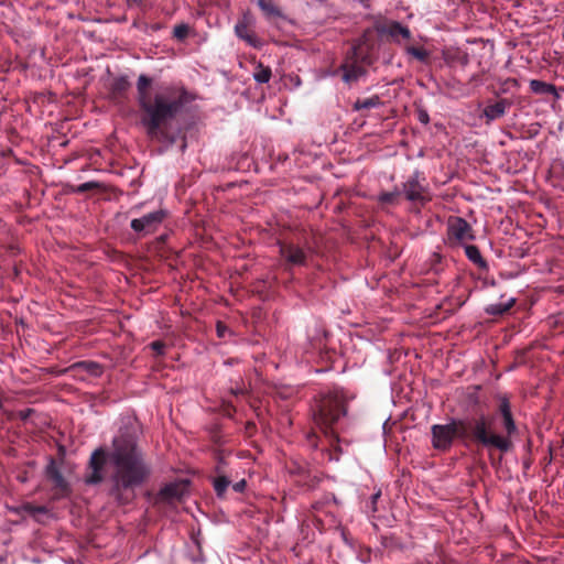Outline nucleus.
<instances>
[{
    "instance_id": "f257e3e1",
    "label": "nucleus",
    "mask_w": 564,
    "mask_h": 564,
    "mask_svg": "<svg viewBox=\"0 0 564 564\" xmlns=\"http://www.w3.org/2000/svg\"><path fill=\"white\" fill-rule=\"evenodd\" d=\"M152 79L140 75L137 82V100L141 111V123L148 137L165 141L163 131L169 122L193 100L192 94L181 84H160L151 87Z\"/></svg>"
},
{
    "instance_id": "f03ea898",
    "label": "nucleus",
    "mask_w": 564,
    "mask_h": 564,
    "mask_svg": "<svg viewBox=\"0 0 564 564\" xmlns=\"http://www.w3.org/2000/svg\"><path fill=\"white\" fill-rule=\"evenodd\" d=\"M107 460L112 466L109 494L126 505L133 499L134 490L149 479L151 466L129 432H121L113 438Z\"/></svg>"
},
{
    "instance_id": "7ed1b4c3",
    "label": "nucleus",
    "mask_w": 564,
    "mask_h": 564,
    "mask_svg": "<svg viewBox=\"0 0 564 564\" xmlns=\"http://www.w3.org/2000/svg\"><path fill=\"white\" fill-rule=\"evenodd\" d=\"M431 432L432 445L440 451L448 449L455 437L470 440L486 448H496L503 453L512 447L511 440L494 432V419L485 415L435 424Z\"/></svg>"
},
{
    "instance_id": "20e7f679",
    "label": "nucleus",
    "mask_w": 564,
    "mask_h": 564,
    "mask_svg": "<svg viewBox=\"0 0 564 564\" xmlns=\"http://www.w3.org/2000/svg\"><path fill=\"white\" fill-rule=\"evenodd\" d=\"M372 48V32L366 30L352 45L350 53L341 65L344 82L354 83L366 74V66L373 62Z\"/></svg>"
},
{
    "instance_id": "39448f33",
    "label": "nucleus",
    "mask_w": 564,
    "mask_h": 564,
    "mask_svg": "<svg viewBox=\"0 0 564 564\" xmlns=\"http://www.w3.org/2000/svg\"><path fill=\"white\" fill-rule=\"evenodd\" d=\"M345 414L346 401L339 391L323 395L313 408L314 423L325 435L334 434L333 425Z\"/></svg>"
},
{
    "instance_id": "423d86ee",
    "label": "nucleus",
    "mask_w": 564,
    "mask_h": 564,
    "mask_svg": "<svg viewBox=\"0 0 564 564\" xmlns=\"http://www.w3.org/2000/svg\"><path fill=\"white\" fill-rule=\"evenodd\" d=\"M475 239L471 226L462 217H449L447 220V241L451 245H466Z\"/></svg>"
},
{
    "instance_id": "0eeeda50",
    "label": "nucleus",
    "mask_w": 564,
    "mask_h": 564,
    "mask_svg": "<svg viewBox=\"0 0 564 564\" xmlns=\"http://www.w3.org/2000/svg\"><path fill=\"white\" fill-rule=\"evenodd\" d=\"M166 215L167 213L165 209H158L145 214L140 218L132 219L130 226L134 232L147 236L158 230Z\"/></svg>"
},
{
    "instance_id": "6e6552de",
    "label": "nucleus",
    "mask_w": 564,
    "mask_h": 564,
    "mask_svg": "<svg viewBox=\"0 0 564 564\" xmlns=\"http://www.w3.org/2000/svg\"><path fill=\"white\" fill-rule=\"evenodd\" d=\"M380 34L387 35L390 40L404 50V44L412 41L410 29L398 21H390L377 28Z\"/></svg>"
},
{
    "instance_id": "1a4fd4ad",
    "label": "nucleus",
    "mask_w": 564,
    "mask_h": 564,
    "mask_svg": "<svg viewBox=\"0 0 564 564\" xmlns=\"http://www.w3.org/2000/svg\"><path fill=\"white\" fill-rule=\"evenodd\" d=\"M424 181L419 172H415L409 180L403 184V193L406 199L411 202L423 203L426 199V188L422 183Z\"/></svg>"
},
{
    "instance_id": "9d476101",
    "label": "nucleus",
    "mask_w": 564,
    "mask_h": 564,
    "mask_svg": "<svg viewBox=\"0 0 564 564\" xmlns=\"http://www.w3.org/2000/svg\"><path fill=\"white\" fill-rule=\"evenodd\" d=\"M187 491L186 481H176L165 485L158 494L159 502L174 503L183 498Z\"/></svg>"
},
{
    "instance_id": "9b49d317",
    "label": "nucleus",
    "mask_w": 564,
    "mask_h": 564,
    "mask_svg": "<svg viewBox=\"0 0 564 564\" xmlns=\"http://www.w3.org/2000/svg\"><path fill=\"white\" fill-rule=\"evenodd\" d=\"M106 459L107 455L102 448L94 451L89 462L91 474L86 478L87 484L96 485L104 480L102 467Z\"/></svg>"
},
{
    "instance_id": "f8f14e48",
    "label": "nucleus",
    "mask_w": 564,
    "mask_h": 564,
    "mask_svg": "<svg viewBox=\"0 0 564 564\" xmlns=\"http://www.w3.org/2000/svg\"><path fill=\"white\" fill-rule=\"evenodd\" d=\"M281 256L293 265H302L305 263L306 254L305 252L294 245H281L280 246Z\"/></svg>"
},
{
    "instance_id": "ddd939ff",
    "label": "nucleus",
    "mask_w": 564,
    "mask_h": 564,
    "mask_svg": "<svg viewBox=\"0 0 564 564\" xmlns=\"http://www.w3.org/2000/svg\"><path fill=\"white\" fill-rule=\"evenodd\" d=\"M499 411L502 415V424L507 433L503 436L510 440V436L517 432V426L511 414L510 403L506 398L501 399Z\"/></svg>"
},
{
    "instance_id": "4468645a",
    "label": "nucleus",
    "mask_w": 564,
    "mask_h": 564,
    "mask_svg": "<svg viewBox=\"0 0 564 564\" xmlns=\"http://www.w3.org/2000/svg\"><path fill=\"white\" fill-rule=\"evenodd\" d=\"M509 101L506 99H501L494 105H489L484 109V116L487 118V121H494L506 113V109L509 106Z\"/></svg>"
},
{
    "instance_id": "2eb2a0df",
    "label": "nucleus",
    "mask_w": 564,
    "mask_h": 564,
    "mask_svg": "<svg viewBox=\"0 0 564 564\" xmlns=\"http://www.w3.org/2000/svg\"><path fill=\"white\" fill-rule=\"evenodd\" d=\"M404 52L411 58L416 59L421 63H427L431 56V53L421 45H416L414 43L404 44Z\"/></svg>"
},
{
    "instance_id": "dca6fc26",
    "label": "nucleus",
    "mask_w": 564,
    "mask_h": 564,
    "mask_svg": "<svg viewBox=\"0 0 564 564\" xmlns=\"http://www.w3.org/2000/svg\"><path fill=\"white\" fill-rule=\"evenodd\" d=\"M258 4L264 15L270 20L284 18L282 11L275 6L273 0H258Z\"/></svg>"
},
{
    "instance_id": "f3484780",
    "label": "nucleus",
    "mask_w": 564,
    "mask_h": 564,
    "mask_svg": "<svg viewBox=\"0 0 564 564\" xmlns=\"http://www.w3.org/2000/svg\"><path fill=\"white\" fill-rule=\"evenodd\" d=\"M74 369L83 370L94 377H99L102 373V367L96 361L84 360L76 362Z\"/></svg>"
},
{
    "instance_id": "a211bd4d",
    "label": "nucleus",
    "mask_w": 564,
    "mask_h": 564,
    "mask_svg": "<svg viewBox=\"0 0 564 564\" xmlns=\"http://www.w3.org/2000/svg\"><path fill=\"white\" fill-rule=\"evenodd\" d=\"M466 257L479 268H487V262L482 259L479 249L474 245H464Z\"/></svg>"
},
{
    "instance_id": "6ab92c4d",
    "label": "nucleus",
    "mask_w": 564,
    "mask_h": 564,
    "mask_svg": "<svg viewBox=\"0 0 564 564\" xmlns=\"http://www.w3.org/2000/svg\"><path fill=\"white\" fill-rule=\"evenodd\" d=\"M514 304V299H510L507 302H499L495 304H490L486 307V312L490 315H502L507 311H509Z\"/></svg>"
},
{
    "instance_id": "aec40b11",
    "label": "nucleus",
    "mask_w": 564,
    "mask_h": 564,
    "mask_svg": "<svg viewBox=\"0 0 564 564\" xmlns=\"http://www.w3.org/2000/svg\"><path fill=\"white\" fill-rule=\"evenodd\" d=\"M381 105L379 96H371L369 98L357 99L354 108L356 110L376 108Z\"/></svg>"
},
{
    "instance_id": "412c9836",
    "label": "nucleus",
    "mask_w": 564,
    "mask_h": 564,
    "mask_svg": "<svg viewBox=\"0 0 564 564\" xmlns=\"http://www.w3.org/2000/svg\"><path fill=\"white\" fill-rule=\"evenodd\" d=\"M530 88L536 94H549L554 91L553 85L536 79L530 82Z\"/></svg>"
},
{
    "instance_id": "4be33fe9",
    "label": "nucleus",
    "mask_w": 564,
    "mask_h": 564,
    "mask_svg": "<svg viewBox=\"0 0 564 564\" xmlns=\"http://www.w3.org/2000/svg\"><path fill=\"white\" fill-rule=\"evenodd\" d=\"M271 77V69L269 67H263L261 64L257 66L256 72L253 73V78L258 83H268Z\"/></svg>"
},
{
    "instance_id": "5701e85b",
    "label": "nucleus",
    "mask_w": 564,
    "mask_h": 564,
    "mask_svg": "<svg viewBox=\"0 0 564 564\" xmlns=\"http://www.w3.org/2000/svg\"><path fill=\"white\" fill-rule=\"evenodd\" d=\"M229 485H230V480L225 476L218 477L214 481V488L218 496H223V494L225 492L226 488Z\"/></svg>"
},
{
    "instance_id": "b1692460",
    "label": "nucleus",
    "mask_w": 564,
    "mask_h": 564,
    "mask_svg": "<svg viewBox=\"0 0 564 564\" xmlns=\"http://www.w3.org/2000/svg\"><path fill=\"white\" fill-rule=\"evenodd\" d=\"M235 31H236V34L238 37H240L241 40H247V21H246L245 15H243L242 20H240L236 24Z\"/></svg>"
},
{
    "instance_id": "393cba45",
    "label": "nucleus",
    "mask_w": 564,
    "mask_h": 564,
    "mask_svg": "<svg viewBox=\"0 0 564 564\" xmlns=\"http://www.w3.org/2000/svg\"><path fill=\"white\" fill-rule=\"evenodd\" d=\"M399 195H400V193L398 191L382 193L379 196V200L384 204H394L397 202V198L399 197Z\"/></svg>"
},
{
    "instance_id": "a878e982",
    "label": "nucleus",
    "mask_w": 564,
    "mask_h": 564,
    "mask_svg": "<svg viewBox=\"0 0 564 564\" xmlns=\"http://www.w3.org/2000/svg\"><path fill=\"white\" fill-rule=\"evenodd\" d=\"M173 34L176 39L183 40L188 34V26L185 24H180L174 28Z\"/></svg>"
},
{
    "instance_id": "bb28decb",
    "label": "nucleus",
    "mask_w": 564,
    "mask_h": 564,
    "mask_svg": "<svg viewBox=\"0 0 564 564\" xmlns=\"http://www.w3.org/2000/svg\"><path fill=\"white\" fill-rule=\"evenodd\" d=\"M23 509L29 512L30 514H37V513H46L47 509L43 506H32L30 503L23 506Z\"/></svg>"
},
{
    "instance_id": "cd10ccee",
    "label": "nucleus",
    "mask_w": 564,
    "mask_h": 564,
    "mask_svg": "<svg viewBox=\"0 0 564 564\" xmlns=\"http://www.w3.org/2000/svg\"><path fill=\"white\" fill-rule=\"evenodd\" d=\"M129 86V82L126 77H120L118 79H116L115 84H113V89L116 91H124Z\"/></svg>"
},
{
    "instance_id": "c85d7f7f",
    "label": "nucleus",
    "mask_w": 564,
    "mask_h": 564,
    "mask_svg": "<svg viewBox=\"0 0 564 564\" xmlns=\"http://www.w3.org/2000/svg\"><path fill=\"white\" fill-rule=\"evenodd\" d=\"M98 186L95 182H86L80 185H78L75 189L76 193H85L87 191H90L93 188H96Z\"/></svg>"
},
{
    "instance_id": "c756f323",
    "label": "nucleus",
    "mask_w": 564,
    "mask_h": 564,
    "mask_svg": "<svg viewBox=\"0 0 564 564\" xmlns=\"http://www.w3.org/2000/svg\"><path fill=\"white\" fill-rule=\"evenodd\" d=\"M151 348L158 354V355H162L164 352V348H165V345L164 343L162 341H153L151 344Z\"/></svg>"
},
{
    "instance_id": "7c9ffc66",
    "label": "nucleus",
    "mask_w": 564,
    "mask_h": 564,
    "mask_svg": "<svg viewBox=\"0 0 564 564\" xmlns=\"http://www.w3.org/2000/svg\"><path fill=\"white\" fill-rule=\"evenodd\" d=\"M53 479H54L56 486H58L61 488L65 487V480H64L63 476L58 471H55L53 474Z\"/></svg>"
},
{
    "instance_id": "2f4dec72",
    "label": "nucleus",
    "mask_w": 564,
    "mask_h": 564,
    "mask_svg": "<svg viewBox=\"0 0 564 564\" xmlns=\"http://www.w3.org/2000/svg\"><path fill=\"white\" fill-rule=\"evenodd\" d=\"M246 487V480L245 479H241L240 481L236 482L232 485V489L236 491V492H241L243 491Z\"/></svg>"
},
{
    "instance_id": "473e14b6",
    "label": "nucleus",
    "mask_w": 564,
    "mask_h": 564,
    "mask_svg": "<svg viewBox=\"0 0 564 564\" xmlns=\"http://www.w3.org/2000/svg\"><path fill=\"white\" fill-rule=\"evenodd\" d=\"M225 332H226V327H225V326H223V325H220V324H218V325H217V333H218V336H219V337H224V336H225Z\"/></svg>"
},
{
    "instance_id": "72a5a7b5",
    "label": "nucleus",
    "mask_w": 564,
    "mask_h": 564,
    "mask_svg": "<svg viewBox=\"0 0 564 564\" xmlns=\"http://www.w3.org/2000/svg\"><path fill=\"white\" fill-rule=\"evenodd\" d=\"M420 121L423 122V123H427L429 122V116L426 112H420Z\"/></svg>"
},
{
    "instance_id": "f704fd0d",
    "label": "nucleus",
    "mask_w": 564,
    "mask_h": 564,
    "mask_svg": "<svg viewBox=\"0 0 564 564\" xmlns=\"http://www.w3.org/2000/svg\"><path fill=\"white\" fill-rule=\"evenodd\" d=\"M380 497V492H377L372 496V502L376 503L377 499Z\"/></svg>"
},
{
    "instance_id": "c9c22d12",
    "label": "nucleus",
    "mask_w": 564,
    "mask_h": 564,
    "mask_svg": "<svg viewBox=\"0 0 564 564\" xmlns=\"http://www.w3.org/2000/svg\"><path fill=\"white\" fill-rule=\"evenodd\" d=\"M248 41H249V44H253L250 35L248 37Z\"/></svg>"
}]
</instances>
